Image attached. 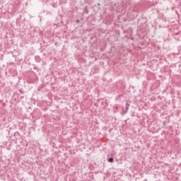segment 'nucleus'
Segmentation results:
<instances>
[{"mask_svg": "<svg viewBox=\"0 0 181 181\" xmlns=\"http://www.w3.org/2000/svg\"><path fill=\"white\" fill-rule=\"evenodd\" d=\"M129 103H126V111L124 112V114H127V112H128V110H129Z\"/></svg>", "mask_w": 181, "mask_h": 181, "instance_id": "1", "label": "nucleus"}, {"mask_svg": "<svg viewBox=\"0 0 181 181\" xmlns=\"http://www.w3.org/2000/svg\"><path fill=\"white\" fill-rule=\"evenodd\" d=\"M108 162H111V163L114 162V158H110Z\"/></svg>", "mask_w": 181, "mask_h": 181, "instance_id": "2", "label": "nucleus"}, {"mask_svg": "<svg viewBox=\"0 0 181 181\" xmlns=\"http://www.w3.org/2000/svg\"><path fill=\"white\" fill-rule=\"evenodd\" d=\"M76 22H77V23H80V21H79V20H77Z\"/></svg>", "mask_w": 181, "mask_h": 181, "instance_id": "3", "label": "nucleus"}, {"mask_svg": "<svg viewBox=\"0 0 181 181\" xmlns=\"http://www.w3.org/2000/svg\"><path fill=\"white\" fill-rule=\"evenodd\" d=\"M115 109H116V110H118V107L117 106V107H115Z\"/></svg>", "mask_w": 181, "mask_h": 181, "instance_id": "4", "label": "nucleus"}]
</instances>
